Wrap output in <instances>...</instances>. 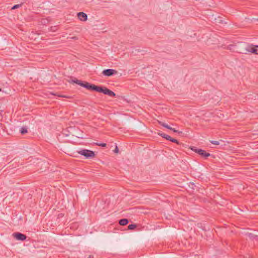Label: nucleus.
Returning a JSON list of instances; mask_svg holds the SVG:
<instances>
[{"instance_id": "2eb2a0df", "label": "nucleus", "mask_w": 258, "mask_h": 258, "mask_svg": "<svg viewBox=\"0 0 258 258\" xmlns=\"http://www.w3.org/2000/svg\"><path fill=\"white\" fill-rule=\"evenodd\" d=\"M210 142L214 145H219V142L217 141H211Z\"/></svg>"}, {"instance_id": "f3484780", "label": "nucleus", "mask_w": 258, "mask_h": 258, "mask_svg": "<svg viewBox=\"0 0 258 258\" xmlns=\"http://www.w3.org/2000/svg\"><path fill=\"white\" fill-rule=\"evenodd\" d=\"M170 141L172 142H173V143H175L177 144H179V142L176 139H173L172 138H171V140Z\"/></svg>"}, {"instance_id": "423d86ee", "label": "nucleus", "mask_w": 258, "mask_h": 258, "mask_svg": "<svg viewBox=\"0 0 258 258\" xmlns=\"http://www.w3.org/2000/svg\"><path fill=\"white\" fill-rule=\"evenodd\" d=\"M13 236L17 240L24 241L26 240L27 236L21 233L15 232L13 234Z\"/></svg>"}, {"instance_id": "f8f14e48", "label": "nucleus", "mask_w": 258, "mask_h": 258, "mask_svg": "<svg viewBox=\"0 0 258 258\" xmlns=\"http://www.w3.org/2000/svg\"><path fill=\"white\" fill-rule=\"evenodd\" d=\"M21 133L23 135L27 133V129L25 127H22L20 130Z\"/></svg>"}, {"instance_id": "39448f33", "label": "nucleus", "mask_w": 258, "mask_h": 258, "mask_svg": "<svg viewBox=\"0 0 258 258\" xmlns=\"http://www.w3.org/2000/svg\"><path fill=\"white\" fill-rule=\"evenodd\" d=\"M117 73V72L116 70L111 69L104 70L102 73L104 76L107 77L111 76L113 75L116 74Z\"/></svg>"}, {"instance_id": "20e7f679", "label": "nucleus", "mask_w": 258, "mask_h": 258, "mask_svg": "<svg viewBox=\"0 0 258 258\" xmlns=\"http://www.w3.org/2000/svg\"><path fill=\"white\" fill-rule=\"evenodd\" d=\"M192 151L198 153L200 155L204 157H208L210 156L211 155L210 153H207L205 151L201 149H197L195 147H192L191 148Z\"/></svg>"}, {"instance_id": "4468645a", "label": "nucleus", "mask_w": 258, "mask_h": 258, "mask_svg": "<svg viewBox=\"0 0 258 258\" xmlns=\"http://www.w3.org/2000/svg\"><path fill=\"white\" fill-rule=\"evenodd\" d=\"M23 4H17V5H14L12 8V10H15V9H18V8H20L22 6Z\"/></svg>"}, {"instance_id": "9d476101", "label": "nucleus", "mask_w": 258, "mask_h": 258, "mask_svg": "<svg viewBox=\"0 0 258 258\" xmlns=\"http://www.w3.org/2000/svg\"><path fill=\"white\" fill-rule=\"evenodd\" d=\"M159 135L161 137H163V138H164L166 139V140H168V141H171V138H171L170 136H169V135H166V134H164V133H159Z\"/></svg>"}, {"instance_id": "0eeeda50", "label": "nucleus", "mask_w": 258, "mask_h": 258, "mask_svg": "<svg viewBox=\"0 0 258 258\" xmlns=\"http://www.w3.org/2000/svg\"><path fill=\"white\" fill-rule=\"evenodd\" d=\"M158 122H159V123L161 125L163 126V127H164L165 128H168L169 130H170L172 131L174 133H182L181 132H179L177 130H175V128L170 127L169 125H168L167 124L165 123V122H163L161 121H159Z\"/></svg>"}, {"instance_id": "6e6552de", "label": "nucleus", "mask_w": 258, "mask_h": 258, "mask_svg": "<svg viewBox=\"0 0 258 258\" xmlns=\"http://www.w3.org/2000/svg\"><path fill=\"white\" fill-rule=\"evenodd\" d=\"M79 20H80L82 21H86L87 20V15L86 14L83 13V12H79L77 14Z\"/></svg>"}, {"instance_id": "a211bd4d", "label": "nucleus", "mask_w": 258, "mask_h": 258, "mask_svg": "<svg viewBox=\"0 0 258 258\" xmlns=\"http://www.w3.org/2000/svg\"><path fill=\"white\" fill-rule=\"evenodd\" d=\"M118 151H118V149L117 147L116 146V148H115V149H114V152L115 153H118Z\"/></svg>"}, {"instance_id": "ddd939ff", "label": "nucleus", "mask_w": 258, "mask_h": 258, "mask_svg": "<svg viewBox=\"0 0 258 258\" xmlns=\"http://www.w3.org/2000/svg\"><path fill=\"white\" fill-rule=\"evenodd\" d=\"M137 227V225L136 224H130L128 226V229L130 230H133Z\"/></svg>"}, {"instance_id": "aec40b11", "label": "nucleus", "mask_w": 258, "mask_h": 258, "mask_svg": "<svg viewBox=\"0 0 258 258\" xmlns=\"http://www.w3.org/2000/svg\"><path fill=\"white\" fill-rule=\"evenodd\" d=\"M60 97H65L64 96H59Z\"/></svg>"}, {"instance_id": "f03ea898", "label": "nucleus", "mask_w": 258, "mask_h": 258, "mask_svg": "<svg viewBox=\"0 0 258 258\" xmlns=\"http://www.w3.org/2000/svg\"><path fill=\"white\" fill-rule=\"evenodd\" d=\"M82 87L89 90H93L98 92L102 93L104 94L107 95L110 97L115 96V94L113 91L108 89L106 87L96 86L94 84H91L88 82L83 83Z\"/></svg>"}, {"instance_id": "f257e3e1", "label": "nucleus", "mask_w": 258, "mask_h": 258, "mask_svg": "<svg viewBox=\"0 0 258 258\" xmlns=\"http://www.w3.org/2000/svg\"><path fill=\"white\" fill-rule=\"evenodd\" d=\"M236 51L238 53L243 54L251 53L258 54V45H253L245 42H241L236 45Z\"/></svg>"}, {"instance_id": "dca6fc26", "label": "nucleus", "mask_w": 258, "mask_h": 258, "mask_svg": "<svg viewBox=\"0 0 258 258\" xmlns=\"http://www.w3.org/2000/svg\"><path fill=\"white\" fill-rule=\"evenodd\" d=\"M96 144L99 146L103 147H106V144L105 143H96Z\"/></svg>"}, {"instance_id": "6ab92c4d", "label": "nucleus", "mask_w": 258, "mask_h": 258, "mask_svg": "<svg viewBox=\"0 0 258 258\" xmlns=\"http://www.w3.org/2000/svg\"><path fill=\"white\" fill-rule=\"evenodd\" d=\"M232 47H234V45H229L228 46V49H230V50H232Z\"/></svg>"}, {"instance_id": "9b49d317", "label": "nucleus", "mask_w": 258, "mask_h": 258, "mask_svg": "<svg viewBox=\"0 0 258 258\" xmlns=\"http://www.w3.org/2000/svg\"><path fill=\"white\" fill-rule=\"evenodd\" d=\"M73 82L78 85H80L81 86H83V83L82 81H81L80 80H77V79H76L75 80H73Z\"/></svg>"}, {"instance_id": "7ed1b4c3", "label": "nucleus", "mask_w": 258, "mask_h": 258, "mask_svg": "<svg viewBox=\"0 0 258 258\" xmlns=\"http://www.w3.org/2000/svg\"><path fill=\"white\" fill-rule=\"evenodd\" d=\"M78 153L79 154L84 156L86 158H91L94 157L95 156V153L93 151L87 149L81 150L78 151Z\"/></svg>"}, {"instance_id": "1a4fd4ad", "label": "nucleus", "mask_w": 258, "mask_h": 258, "mask_svg": "<svg viewBox=\"0 0 258 258\" xmlns=\"http://www.w3.org/2000/svg\"><path fill=\"white\" fill-rule=\"evenodd\" d=\"M128 220L127 219H122L119 221V224L120 225L124 226L127 224Z\"/></svg>"}]
</instances>
